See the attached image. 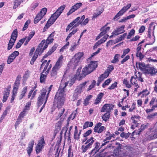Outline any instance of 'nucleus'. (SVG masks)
I'll list each match as a JSON object with an SVG mask.
<instances>
[{
    "label": "nucleus",
    "mask_w": 157,
    "mask_h": 157,
    "mask_svg": "<svg viewBox=\"0 0 157 157\" xmlns=\"http://www.w3.org/2000/svg\"><path fill=\"white\" fill-rule=\"evenodd\" d=\"M97 62L95 61H91L87 66L83 68L82 74H80L81 69H78L75 75V78L77 79L80 80L84 78L86 75H88L92 72L97 67Z\"/></svg>",
    "instance_id": "nucleus-1"
},
{
    "label": "nucleus",
    "mask_w": 157,
    "mask_h": 157,
    "mask_svg": "<svg viewBox=\"0 0 157 157\" xmlns=\"http://www.w3.org/2000/svg\"><path fill=\"white\" fill-rule=\"evenodd\" d=\"M65 7V6L64 5L61 6L56 12L52 15L44 26V30H46L48 29L51 25L54 23L62 13Z\"/></svg>",
    "instance_id": "nucleus-2"
},
{
    "label": "nucleus",
    "mask_w": 157,
    "mask_h": 157,
    "mask_svg": "<svg viewBox=\"0 0 157 157\" xmlns=\"http://www.w3.org/2000/svg\"><path fill=\"white\" fill-rule=\"evenodd\" d=\"M64 99H54L53 102V106L54 107H57L58 111L56 114H58L57 116L55 117V120H58L59 117L63 115V114L65 110V109H63L61 110H59L60 108L63 105L64 103Z\"/></svg>",
    "instance_id": "nucleus-3"
},
{
    "label": "nucleus",
    "mask_w": 157,
    "mask_h": 157,
    "mask_svg": "<svg viewBox=\"0 0 157 157\" xmlns=\"http://www.w3.org/2000/svg\"><path fill=\"white\" fill-rule=\"evenodd\" d=\"M63 60V56H61L59 58L55 65L52 68L51 72V77L54 78H56L58 71L62 65Z\"/></svg>",
    "instance_id": "nucleus-4"
},
{
    "label": "nucleus",
    "mask_w": 157,
    "mask_h": 157,
    "mask_svg": "<svg viewBox=\"0 0 157 157\" xmlns=\"http://www.w3.org/2000/svg\"><path fill=\"white\" fill-rule=\"evenodd\" d=\"M83 55V53L82 52H78L76 53L72 58L70 64L75 67L79 63Z\"/></svg>",
    "instance_id": "nucleus-5"
},
{
    "label": "nucleus",
    "mask_w": 157,
    "mask_h": 157,
    "mask_svg": "<svg viewBox=\"0 0 157 157\" xmlns=\"http://www.w3.org/2000/svg\"><path fill=\"white\" fill-rule=\"evenodd\" d=\"M45 42V40H43L37 48L35 52V54L30 61V63L32 65L33 64L34 61L37 57L38 56L39 54L40 53V54L42 53H41V52L42 51V47H43V46Z\"/></svg>",
    "instance_id": "nucleus-6"
},
{
    "label": "nucleus",
    "mask_w": 157,
    "mask_h": 157,
    "mask_svg": "<svg viewBox=\"0 0 157 157\" xmlns=\"http://www.w3.org/2000/svg\"><path fill=\"white\" fill-rule=\"evenodd\" d=\"M45 143L44 140V137H42L41 140H39L36 146V151L37 153H39L44 148Z\"/></svg>",
    "instance_id": "nucleus-7"
},
{
    "label": "nucleus",
    "mask_w": 157,
    "mask_h": 157,
    "mask_svg": "<svg viewBox=\"0 0 157 157\" xmlns=\"http://www.w3.org/2000/svg\"><path fill=\"white\" fill-rule=\"evenodd\" d=\"M130 51V49L129 48H127L126 49H124L123 51V54L121 56V58H123L121 61V63L123 64L127 61L130 58V56L129 55H127L124 57L128 54Z\"/></svg>",
    "instance_id": "nucleus-8"
},
{
    "label": "nucleus",
    "mask_w": 157,
    "mask_h": 157,
    "mask_svg": "<svg viewBox=\"0 0 157 157\" xmlns=\"http://www.w3.org/2000/svg\"><path fill=\"white\" fill-rule=\"evenodd\" d=\"M52 87V85H51L48 88L47 90L43 88L41 90L40 96L39 98H48V95L51 91Z\"/></svg>",
    "instance_id": "nucleus-9"
},
{
    "label": "nucleus",
    "mask_w": 157,
    "mask_h": 157,
    "mask_svg": "<svg viewBox=\"0 0 157 157\" xmlns=\"http://www.w3.org/2000/svg\"><path fill=\"white\" fill-rule=\"evenodd\" d=\"M131 6V4L130 3L127 6H124L117 13V14L114 16L113 19L118 18L120 16L122 15Z\"/></svg>",
    "instance_id": "nucleus-10"
},
{
    "label": "nucleus",
    "mask_w": 157,
    "mask_h": 157,
    "mask_svg": "<svg viewBox=\"0 0 157 157\" xmlns=\"http://www.w3.org/2000/svg\"><path fill=\"white\" fill-rule=\"evenodd\" d=\"M143 41H142L139 43L138 45V47L136 48V56L137 57L139 58L140 60H141L143 58H144V56L142 54L141 51L142 50H144V48H142V45L141 44L143 43Z\"/></svg>",
    "instance_id": "nucleus-11"
},
{
    "label": "nucleus",
    "mask_w": 157,
    "mask_h": 157,
    "mask_svg": "<svg viewBox=\"0 0 157 157\" xmlns=\"http://www.w3.org/2000/svg\"><path fill=\"white\" fill-rule=\"evenodd\" d=\"M144 72L145 73L152 75L155 74L156 70L152 66L147 65L146 68Z\"/></svg>",
    "instance_id": "nucleus-12"
},
{
    "label": "nucleus",
    "mask_w": 157,
    "mask_h": 157,
    "mask_svg": "<svg viewBox=\"0 0 157 157\" xmlns=\"http://www.w3.org/2000/svg\"><path fill=\"white\" fill-rule=\"evenodd\" d=\"M60 118L59 120L56 124L55 132L56 133L61 129V124L64 119V117L63 115Z\"/></svg>",
    "instance_id": "nucleus-13"
},
{
    "label": "nucleus",
    "mask_w": 157,
    "mask_h": 157,
    "mask_svg": "<svg viewBox=\"0 0 157 157\" xmlns=\"http://www.w3.org/2000/svg\"><path fill=\"white\" fill-rule=\"evenodd\" d=\"M124 28L125 26L124 25L118 27L112 33L113 35H115V36L122 33L125 32V30H124Z\"/></svg>",
    "instance_id": "nucleus-14"
},
{
    "label": "nucleus",
    "mask_w": 157,
    "mask_h": 157,
    "mask_svg": "<svg viewBox=\"0 0 157 157\" xmlns=\"http://www.w3.org/2000/svg\"><path fill=\"white\" fill-rule=\"evenodd\" d=\"M19 83V81L17 79L13 87L12 96V98H14L16 97Z\"/></svg>",
    "instance_id": "nucleus-15"
},
{
    "label": "nucleus",
    "mask_w": 157,
    "mask_h": 157,
    "mask_svg": "<svg viewBox=\"0 0 157 157\" xmlns=\"http://www.w3.org/2000/svg\"><path fill=\"white\" fill-rule=\"evenodd\" d=\"M101 123L99 122L95 125L94 128V132H95L100 133L105 130V127L104 126H101Z\"/></svg>",
    "instance_id": "nucleus-16"
},
{
    "label": "nucleus",
    "mask_w": 157,
    "mask_h": 157,
    "mask_svg": "<svg viewBox=\"0 0 157 157\" xmlns=\"http://www.w3.org/2000/svg\"><path fill=\"white\" fill-rule=\"evenodd\" d=\"M108 23H107L105 26L102 27L101 29V32L99 34L98 36L96 38V40H98L102 36L105 34L108 31H109L110 29V27H106V26L107 25Z\"/></svg>",
    "instance_id": "nucleus-17"
},
{
    "label": "nucleus",
    "mask_w": 157,
    "mask_h": 157,
    "mask_svg": "<svg viewBox=\"0 0 157 157\" xmlns=\"http://www.w3.org/2000/svg\"><path fill=\"white\" fill-rule=\"evenodd\" d=\"M51 67L52 65L51 64L49 65L46 63L45 62H43L41 66V68L44 67L43 73H44V72L45 71V74H48Z\"/></svg>",
    "instance_id": "nucleus-18"
},
{
    "label": "nucleus",
    "mask_w": 157,
    "mask_h": 157,
    "mask_svg": "<svg viewBox=\"0 0 157 157\" xmlns=\"http://www.w3.org/2000/svg\"><path fill=\"white\" fill-rule=\"evenodd\" d=\"M19 53L18 51H15L12 53L9 56L7 62L8 64H10L12 62L16 56L19 55Z\"/></svg>",
    "instance_id": "nucleus-19"
},
{
    "label": "nucleus",
    "mask_w": 157,
    "mask_h": 157,
    "mask_svg": "<svg viewBox=\"0 0 157 157\" xmlns=\"http://www.w3.org/2000/svg\"><path fill=\"white\" fill-rule=\"evenodd\" d=\"M113 107V105L112 104H106L104 105L102 107L101 111V112H110V110L112 109Z\"/></svg>",
    "instance_id": "nucleus-20"
},
{
    "label": "nucleus",
    "mask_w": 157,
    "mask_h": 157,
    "mask_svg": "<svg viewBox=\"0 0 157 157\" xmlns=\"http://www.w3.org/2000/svg\"><path fill=\"white\" fill-rule=\"evenodd\" d=\"M47 99H39L37 102V106L38 108H39L40 106L42 104H43L39 111L40 113L41 112L42 110L45 107V105L46 103Z\"/></svg>",
    "instance_id": "nucleus-21"
},
{
    "label": "nucleus",
    "mask_w": 157,
    "mask_h": 157,
    "mask_svg": "<svg viewBox=\"0 0 157 157\" xmlns=\"http://www.w3.org/2000/svg\"><path fill=\"white\" fill-rule=\"evenodd\" d=\"M26 111L23 110L20 113L15 123V128H16V126L18 125L21 122L24 116L26 115Z\"/></svg>",
    "instance_id": "nucleus-22"
},
{
    "label": "nucleus",
    "mask_w": 157,
    "mask_h": 157,
    "mask_svg": "<svg viewBox=\"0 0 157 157\" xmlns=\"http://www.w3.org/2000/svg\"><path fill=\"white\" fill-rule=\"evenodd\" d=\"M54 39L51 36H49L46 40V42L44 43L43 47H42V51L41 53H42L47 48L49 44L51 43L53 41Z\"/></svg>",
    "instance_id": "nucleus-23"
},
{
    "label": "nucleus",
    "mask_w": 157,
    "mask_h": 157,
    "mask_svg": "<svg viewBox=\"0 0 157 157\" xmlns=\"http://www.w3.org/2000/svg\"><path fill=\"white\" fill-rule=\"evenodd\" d=\"M155 99H152L150 103V105H154L151 109H147L146 110L147 113L151 112L154 109L153 108L157 107V99L155 100Z\"/></svg>",
    "instance_id": "nucleus-24"
},
{
    "label": "nucleus",
    "mask_w": 157,
    "mask_h": 157,
    "mask_svg": "<svg viewBox=\"0 0 157 157\" xmlns=\"http://www.w3.org/2000/svg\"><path fill=\"white\" fill-rule=\"evenodd\" d=\"M147 39L149 41L148 44L149 45L152 44L154 43L155 41V37L154 36V32L153 33L152 36H151L149 30L148 36L147 38Z\"/></svg>",
    "instance_id": "nucleus-25"
},
{
    "label": "nucleus",
    "mask_w": 157,
    "mask_h": 157,
    "mask_svg": "<svg viewBox=\"0 0 157 157\" xmlns=\"http://www.w3.org/2000/svg\"><path fill=\"white\" fill-rule=\"evenodd\" d=\"M82 4L81 3H76L75 5L72 7L69 12L67 13V15H70L72 13L75 12L76 10L79 8L80 7L82 6Z\"/></svg>",
    "instance_id": "nucleus-26"
},
{
    "label": "nucleus",
    "mask_w": 157,
    "mask_h": 157,
    "mask_svg": "<svg viewBox=\"0 0 157 157\" xmlns=\"http://www.w3.org/2000/svg\"><path fill=\"white\" fill-rule=\"evenodd\" d=\"M34 143V141L33 140H32L29 143V146L27 148V153L29 156H30V154L33 151V147Z\"/></svg>",
    "instance_id": "nucleus-27"
},
{
    "label": "nucleus",
    "mask_w": 157,
    "mask_h": 157,
    "mask_svg": "<svg viewBox=\"0 0 157 157\" xmlns=\"http://www.w3.org/2000/svg\"><path fill=\"white\" fill-rule=\"evenodd\" d=\"M130 82L132 85H134L135 90L139 87V86L137 83V80L135 77H134V76H132L131 78Z\"/></svg>",
    "instance_id": "nucleus-28"
},
{
    "label": "nucleus",
    "mask_w": 157,
    "mask_h": 157,
    "mask_svg": "<svg viewBox=\"0 0 157 157\" xmlns=\"http://www.w3.org/2000/svg\"><path fill=\"white\" fill-rule=\"evenodd\" d=\"M79 19V17H77L76 19H75L74 21H73L72 22H71L67 27L66 29V31L67 32L70 29V28L72 26V27L71 28V29L72 28L76 27L77 26H75V24L78 21V19Z\"/></svg>",
    "instance_id": "nucleus-29"
},
{
    "label": "nucleus",
    "mask_w": 157,
    "mask_h": 157,
    "mask_svg": "<svg viewBox=\"0 0 157 157\" xmlns=\"http://www.w3.org/2000/svg\"><path fill=\"white\" fill-rule=\"evenodd\" d=\"M136 66L137 68H138L141 71L144 72L147 67V65L146 66L144 63L139 62L136 63Z\"/></svg>",
    "instance_id": "nucleus-30"
},
{
    "label": "nucleus",
    "mask_w": 157,
    "mask_h": 157,
    "mask_svg": "<svg viewBox=\"0 0 157 157\" xmlns=\"http://www.w3.org/2000/svg\"><path fill=\"white\" fill-rule=\"evenodd\" d=\"M64 94L63 89L59 90L56 93V96L57 98H63L64 97Z\"/></svg>",
    "instance_id": "nucleus-31"
},
{
    "label": "nucleus",
    "mask_w": 157,
    "mask_h": 157,
    "mask_svg": "<svg viewBox=\"0 0 157 157\" xmlns=\"http://www.w3.org/2000/svg\"><path fill=\"white\" fill-rule=\"evenodd\" d=\"M57 46L54 45L52 48L50 49L47 53V54L45 55L43 57V59H44L46 58L48 56L50 55L52 52H53L56 49Z\"/></svg>",
    "instance_id": "nucleus-32"
},
{
    "label": "nucleus",
    "mask_w": 157,
    "mask_h": 157,
    "mask_svg": "<svg viewBox=\"0 0 157 157\" xmlns=\"http://www.w3.org/2000/svg\"><path fill=\"white\" fill-rule=\"evenodd\" d=\"M95 140V139L93 137H91L87 140L86 141L85 143V144H87V145L91 148Z\"/></svg>",
    "instance_id": "nucleus-33"
},
{
    "label": "nucleus",
    "mask_w": 157,
    "mask_h": 157,
    "mask_svg": "<svg viewBox=\"0 0 157 157\" xmlns=\"http://www.w3.org/2000/svg\"><path fill=\"white\" fill-rule=\"evenodd\" d=\"M94 146V148L92 151L91 153H96L98 152L99 149L101 148V146L100 147V143L98 142L95 143Z\"/></svg>",
    "instance_id": "nucleus-34"
},
{
    "label": "nucleus",
    "mask_w": 157,
    "mask_h": 157,
    "mask_svg": "<svg viewBox=\"0 0 157 157\" xmlns=\"http://www.w3.org/2000/svg\"><path fill=\"white\" fill-rule=\"evenodd\" d=\"M157 138V131L155 130L149 136L148 140H151Z\"/></svg>",
    "instance_id": "nucleus-35"
},
{
    "label": "nucleus",
    "mask_w": 157,
    "mask_h": 157,
    "mask_svg": "<svg viewBox=\"0 0 157 157\" xmlns=\"http://www.w3.org/2000/svg\"><path fill=\"white\" fill-rule=\"evenodd\" d=\"M140 118V117L139 116H132L131 118V122L132 123L135 124H137L138 126L139 123H137L138 120Z\"/></svg>",
    "instance_id": "nucleus-36"
},
{
    "label": "nucleus",
    "mask_w": 157,
    "mask_h": 157,
    "mask_svg": "<svg viewBox=\"0 0 157 157\" xmlns=\"http://www.w3.org/2000/svg\"><path fill=\"white\" fill-rule=\"evenodd\" d=\"M149 91L147 90H144L139 93V95L142 98H146L149 94Z\"/></svg>",
    "instance_id": "nucleus-37"
},
{
    "label": "nucleus",
    "mask_w": 157,
    "mask_h": 157,
    "mask_svg": "<svg viewBox=\"0 0 157 157\" xmlns=\"http://www.w3.org/2000/svg\"><path fill=\"white\" fill-rule=\"evenodd\" d=\"M10 86H8L5 90L3 98H7L10 91Z\"/></svg>",
    "instance_id": "nucleus-38"
},
{
    "label": "nucleus",
    "mask_w": 157,
    "mask_h": 157,
    "mask_svg": "<svg viewBox=\"0 0 157 157\" xmlns=\"http://www.w3.org/2000/svg\"><path fill=\"white\" fill-rule=\"evenodd\" d=\"M80 133H78L77 127L75 126V130L74 132V138L75 139L78 140L80 138Z\"/></svg>",
    "instance_id": "nucleus-39"
},
{
    "label": "nucleus",
    "mask_w": 157,
    "mask_h": 157,
    "mask_svg": "<svg viewBox=\"0 0 157 157\" xmlns=\"http://www.w3.org/2000/svg\"><path fill=\"white\" fill-rule=\"evenodd\" d=\"M17 36V29H15L13 32L10 39L16 41Z\"/></svg>",
    "instance_id": "nucleus-40"
},
{
    "label": "nucleus",
    "mask_w": 157,
    "mask_h": 157,
    "mask_svg": "<svg viewBox=\"0 0 157 157\" xmlns=\"http://www.w3.org/2000/svg\"><path fill=\"white\" fill-rule=\"evenodd\" d=\"M24 1V0H15L13 6V9H16Z\"/></svg>",
    "instance_id": "nucleus-41"
},
{
    "label": "nucleus",
    "mask_w": 157,
    "mask_h": 157,
    "mask_svg": "<svg viewBox=\"0 0 157 157\" xmlns=\"http://www.w3.org/2000/svg\"><path fill=\"white\" fill-rule=\"evenodd\" d=\"M109 73V72L106 70L104 73L102 74L99 77L100 79H101V80H103L105 78L108 77Z\"/></svg>",
    "instance_id": "nucleus-42"
},
{
    "label": "nucleus",
    "mask_w": 157,
    "mask_h": 157,
    "mask_svg": "<svg viewBox=\"0 0 157 157\" xmlns=\"http://www.w3.org/2000/svg\"><path fill=\"white\" fill-rule=\"evenodd\" d=\"M86 83V82H85L77 86V89L78 90V93H81L82 90L84 88L85 85Z\"/></svg>",
    "instance_id": "nucleus-43"
},
{
    "label": "nucleus",
    "mask_w": 157,
    "mask_h": 157,
    "mask_svg": "<svg viewBox=\"0 0 157 157\" xmlns=\"http://www.w3.org/2000/svg\"><path fill=\"white\" fill-rule=\"evenodd\" d=\"M43 17L40 13H38L34 19V23L35 24L37 23Z\"/></svg>",
    "instance_id": "nucleus-44"
},
{
    "label": "nucleus",
    "mask_w": 157,
    "mask_h": 157,
    "mask_svg": "<svg viewBox=\"0 0 157 157\" xmlns=\"http://www.w3.org/2000/svg\"><path fill=\"white\" fill-rule=\"evenodd\" d=\"M120 56L119 54H116L115 55L113 59L111 61L112 63H115L119 61V59Z\"/></svg>",
    "instance_id": "nucleus-45"
},
{
    "label": "nucleus",
    "mask_w": 157,
    "mask_h": 157,
    "mask_svg": "<svg viewBox=\"0 0 157 157\" xmlns=\"http://www.w3.org/2000/svg\"><path fill=\"white\" fill-rule=\"evenodd\" d=\"M79 17V19H78V21L76 23L75 25V26H78L80 24L82 23V22L85 18V16L83 15L82 16L81 18L79 17Z\"/></svg>",
    "instance_id": "nucleus-46"
},
{
    "label": "nucleus",
    "mask_w": 157,
    "mask_h": 157,
    "mask_svg": "<svg viewBox=\"0 0 157 157\" xmlns=\"http://www.w3.org/2000/svg\"><path fill=\"white\" fill-rule=\"evenodd\" d=\"M15 41L10 39L8 44V49L10 50L11 49L13 46Z\"/></svg>",
    "instance_id": "nucleus-47"
},
{
    "label": "nucleus",
    "mask_w": 157,
    "mask_h": 157,
    "mask_svg": "<svg viewBox=\"0 0 157 157\" xmlns=\"http://www.w3.org/2000/svg\"><path fill=\"white\" fill-rule=\"evenodd\" d=\"M110 112H107L102 117V119L105 121H106L109 118L110 116Z\"/></svg>",
    "instance_id": "nucleus-48"
},
{
    "label": "nucleus",
    "mask_w": 157,
    "mask_h": 157,
    "mask_svg": "<svg viewBox=\"0 0 157 157\" xmlns=\"http://www.w3.org/2000/svg\"><path fill=\"white\" fill-rule=\"evenodd\" d=\"M127 36V33H126L123 34V35H121L118 38L117 40V41H120L123 40H124L126 37Z\"/></svg>",
    "instance_id": "nucleus-49"
},
{
    "label": "nucleus",
    "mask_w": 157,
    "mask_h": 157,
    "mask_svg": "<svg viewBox=\"0 0 157 157\" xmlns=\"http://www.w3.org/2000/svg\"><path fill=\"white\" fill-rule=\"evenodd\" d=\"M25 41V39H21L17 44L16 47L17 48H19Z\"/></svg>",
    "instance_id": "nucleus-50"
},
{
    "label": "nucleus",
    "mask_w": 157,
    "mask_h": 157,
    "mask_svg": "<svg viewBox=\"0 0 157 157\" xmlns=\"http://www.w3.org/2000/svg\"><path fill=\"white\" fill-rule=\"evenodd\" d=\"M111 81V78H109L106 80L102 84V87L103 88H105L106 86H108L109 84Z\"/></svg>",
    "instance_id": "nucleus-51"
},
{
    "label": "nucleus",
    "mask_w": 157,
    "mask_h": 157,
    "mask_svg": "<svg viewBox=\"0 0 157 157\" xmlns=\"http://www.w3.org/2000/svg\"><path fill=\"white\" fill-rule=\"evenodd\" d=\"M102 13V11H101L96 10L94 13L93 16V18H95L98 17Z\"/></svg>",
    "instance_id": "nucleus-52"
},
{
    "label": "nucleus",
    "mask_w": 157,
    "mask_h": 157,
    "mask_svg": "<svg viewBox=\"0 0 157 157\" xmlns=\"http://www.w3.org/2000/svg\"><path fill=\"white\" fill-rule=\"evenodd\" d=\"M135 31L134 29H132L129 33L127 36V38L128 39H130L131 37L133 36L135 34Z\"/></svg>",
    "instance_id": "nucleus-53"
},
{
    "label": "nucleus",
    "mask_w": 157,
    "mask_h": 157,
    "mask_svg": "<svg viewBox=\"0 0 157 157\" xmlns=\"http://www.w3.org/2000/svg\"><path fill=\"white\" fill-rule=\"evenodd\" d=\"M30 22L31 21L30 20H28L26 22L22 30L23 31H24L27 29L29 25L30 24Z\"/></svg>",
    "instance_id": "nucleus-54"
},
{
    "label": "nucleus",
    "mask_w": 157,
    "mask_h": 157,
    "mask_svg": "<svg viewBox=\"0 0 157 157\" xmlns=\"http://www.w3.org/2000/svg\"><path fill=\"white\" fill-rule=\"evenodd\" d=\"M109 36L107 34L105 35L102 39L99 40V42H100L101 44L103 43L106 41Z\"/></svg>",
    "instance_id": "nucleus-55"
},
{
    "label": "nucleus",
    "mask_w": 157,
    "mask_h": 157,
    "mask_svg": "<svg viewBox=\"0 0 157 157\" xmlns=\"http://www.w3.org/2000/svg\"><path fill=\"white\" fill-rule=\"evenodd\" d=\"M129 134L125 133L124 132H122L120 134V136L122 138H124L126 139L128 138L129 136Z\"/></svg>",
    "instance_id": "nucleus-56"
},
{
    "label": "nucleus",
    "mask_w": 157,
    "mask_h": 157,
    "mask_svg": "<svg viewBox=\"0 0 157 157\" xmlns=\"http://www.w3.org/2000/svg\"><path fill=\"white\" fill-rule=\"evenodd\" d=\"M90 148L91 147L87 144L85 146L83 145L82 146V152L84 153L86 152L87 150Z\"/></svg>",
    "instance_id": "nucleus-57"
},
{
    "label": "nucleus",
    "mask_w": 157,
    "mask_h": 157,
    "mask_svg": "<svg viewBox=\"0 0 157 157\" xmlns=\"http://www.w3.org/2000/svg\"><path fill=\"white\" fill-rule=\"evenodd\" d=\"M46 77V75H44L42 74H41L40 78V82L41 83H43L44 82Z\"/></svg>",
    "instance_id": "nucleus-58"
},
{
    "label": "nucleus",
    "mask_w": 157,
    "mask_h": 157,
    "mask_svg": "<svg viewBox=\"0 0 157 157\" xmlns=\"http://www.w3.org/2000/svg\"><path fill=\"white\" fill-rule=\"evenodd\" d=\"M27 90V87L25 86L24 87L22 91L21 92V97L23 98L24 97V96Z\"/></svg>",
    "instance_id": "nucleus-59"
},
{
    "label": "nucleus",
    "mask_w": 157,
    "mask_h": 157,
    "mask_svg": "<svg viewBox=\"0 0 157 157\" xmlns=\"http://www.w3.org/2000/svg\"><path fill=\"white\" fill-rule=\"evenodd\" d=\"M147 127V125H144V124L142 125L141 126L140 128L139 129V132H137L136 133L137 134H140V133L144 129H145V128Z\"/></svg>",
    "instance_id": "nucleus-60"
},
{
    "label": "nucleus",
    "mask_w": 157,
    "mask_h": 157,
    "mask_svg": "<svg viewBox=\"0 0 157 157\" xmlns=\"http://www.w3.org/2000/svg\"><path fill=\"white\" fill-rule=\"evenodd\" d=\"M31 103L30 101L26 103L23 110H25V111H26V112L28 110H29V107L31 105Z\"/></svg>",
    "instance_id": "nucleus-61"
},
{
    "label": "nucleus",
    "mask_w": 157,
    "mask_h": 157,
    "mask_svg": "<svg viewBox=\"0 0 157 157\" xmlns=\"http://www.w3.org/2000/svg\"><path fill=\"white\" fill-rule=\"evenodd\" d=\"M112 139L111 135H110V132H108L105 135V141L110 140Z\"/></svg>",
    "instance_id": "nucleus-62"
},
{
    "label": "nucleus",
    "mask_w": 157,
    "mask_h": 157,
    "mask_svg": "<svg viewBox=\"0 0 157 157\" xmlns=\"http://www.w3.org/2000/svg\"><path fill=\"white\" fill-rule=\"evenodd\" d=\"M96 84V81L95 80H93L92 84L89 86L88 90H91L93 88Z\"/></svg>",
    "instance_id": "nucleus-63"
},
{
    "label": "nucleus",
    "mask_w": 157,
    "mask_h": 157,
    "mask_svg": "<svg viewBox=\"0 0 157 157\" xmlns=\"http://www.w3.org/2000/svg\"><path fill=\"white\" fill-rule=\"evenodd\" d=\"M47 11V9L46 8H44L41 10L39 13H40L42 16H44L46 14Z\"/></svg>",
    "instance_id": "nucleus-64"
}]
</instances>
